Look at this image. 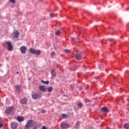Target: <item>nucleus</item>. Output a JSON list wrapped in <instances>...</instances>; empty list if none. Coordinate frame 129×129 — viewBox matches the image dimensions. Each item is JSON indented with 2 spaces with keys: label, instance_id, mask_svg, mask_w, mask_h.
<instances>
[{
  "label": "nucleus",
  "instance_id": "423d86ee",
  "mask_svg": "<svg viewBox=\"0 0 129 129\" xmlns=\"http://www.w3.org/2000/svg\"><path fill=\"white\" fill-rule=\"evenodd\" d=\"M6 112L8 114H10V113H12V112H13V107H10L7 108L6 109Z\"/></svg>",
  "mask_w": 129,
  "mask_h": 129
},
{
  "label": "nucleus",
  "instance_id": "a211bd4d",
  "mask_svg": "<svg viewBox=\"0 0 129 129\" xmlns=\"http://www.w3.org/2000/svg\"><path fill=\"white\" fill-rule=\"evenodd\" d=\"M78 106L79 108H82V107H83V104L82 103L80 102L78 104Z\"/></svg>",
  "mask_w": 129,
  "mask_h": 129
},
{
  "label": "nucleus",
  "instance_id": "6e6552de",
  "mask_svg": "<svg viewBox=\"0 0 129 129\" xmlns=\"http://www.w3.org/2000/svg\"><path fill=\"white\" fill-rule=\"evenodd\" d=\"M20 35V33L19 32V31H16L15 32H14L13 33V36L14 37V38H18L19 37V35Z\"/></svg>",
  "mask_w": 129,
  "mask_h": 129
},
{
  "label": "nucleus",
  "instance_id": "6ab92c4d",
  "mask_svg": "<svg viewBox=\"0 0 129 129\" xmlns=\"http://www.w3.org/2000/svg\"><path fill=\"white\" fill-rule=\"evenodd\" d=\"M61 117L62 118H68V115L65 114H61Z\"/></svg>",
  "mask_w": 129,
  "mask_h": 129
},
{
  "label": "nucleus",
  "instance_id": "aec40b11",
  "mask_svg": "<svg viewBox=\"0 0 129 129\" xmlns=\"http://www.w3.org/2000/svg\"><path fill=\"white\" fill-rule=\"evenodd\" d=\"M124 128H125V129H129V124L128 123L124 124Z\"/></svg>",
  "mask_w": 129,
  "mask_h": 129
},
{
  "label": "nucleus",
  "instance_id": "7ed1b4c3",
  "mask_svg": "<svg viewBox=\"0 0 129 129\" xmlns=\"http://www.w3.org/2000/svg\"><path fill=\"white\" fill-rule=\"evenodd\" d=\"M60 127L63 129L69 128V127H70V125L68 124L62 123L60 124Z\"/></svg>",
  "mask_w": 129,
  "mask_h": 129
},
{
  "label": "nucleus",
  "instance_id": "c85d7f7f",
  "mask_svg": "<svg viewBox=\"0 0 129 129\" xmlns=\"http://www.w3.org/2000/svg\"><path fill=\"white\" fill-rule=\"evenodd\" d=\"M51 56H54V55H55V52H52L51 53Z\"/></svg>",
  "mask_w": 129,
  "mask_h": 129
},
{
  "label": "nucleus",
  "instance_id": "dca6fc26",
  "mask_svg": "<svg viewBox=\"0 0 129 129\" xmlns=\"http://www.w3.org/2000/svg\"><path fill=\"white\" fill-rule=\"evenodd\" d=\"M46 90H47V91L48 92H51L53 90V87H48L46 89Z\"/></svg>",
  "mask_w": 129,
  "mask_h": 129
},
{
  "label": "nucleus",
  "instance_id": "4c0bfd02",
  "mask_svg": "<svg viewBox=\"0 0 129 129\" xmlns=\"http://www.w3.org/2000/svg\"><path fill=\"white\" fill-rule=\"evenodd\" d=\"M0 19H1V17H0Z\"/></svg>",
  "mask_w": 129,
  "mask_h": 129
},
{
  "label": "nucleus",
  "instance_id": "412c9836",
  "mask_svg": "<svg viewBox=\"0 0 129 129\" xmlns=\"http://www.w3.org/2000/svg\"><path fill=\"white\" fill-rule=\"evenodd\" d=\"M41 81L42 83H43L44 84H49V81H45L41 80Z\"/></svg>",
  "mask_w": 129,
  "mask_h": 129
},
{
  "label": "nucleus",
  "instance_id": "4468645a",
  "mask_svg": "<svg viewBox=\"0 0 129 129\" xmlns=\"http://www.w3.org/2000/svg\"><path fill=\"white\" fill-rule=\"evenodd\" d=\"M108 111V109L106 107H103L102 108V111H103L104 112H107Z\"/></svg>",
  "mask_w": 129,
  "mask_h": 129
},
{
  "label": "nucleus",
  "instance_id": "cd10ccee",
  "mask_svg": "<svg viewBox=\"0 0 129 129\" xmlns=\"http://www.w3.org/2000/svg\"><path fill=\"white\" fill-rule=\"evenodd\" d=\"M30 127H29L28 126L26 125L25 127V129H30Z\"/></svg>",
  "mask_w": 129,
  "mask_h": 129
},
{
  "label": "nucleus",
  "instance_id": "9b49d317",
  "mask_svg": "<svg viewBox=\"0 0 129 129\" xmlns=\"http://www.w3.org/2000/svg\"><path fill=\"white\" fill-rule=\"evenodd\" d=\"M32 97L33 99H37V98H39V94H33L32 95Z\"/></svg>",
  "mask_w": 129,
  "mask_h": 129
},
{
  "label": "nucleus",
  "instance_id": "393cba45",
  "mask_svg": "<svg viewBox=\"0 0 129 129\" xmlns=\"http://www.w3.org/2000/svg\"><path fill=\"white\" fill-rule=\"evenodd\" d=\"M10 2H11V3H12V4H15L16 3L15 0H10Z\"/></svg>",
  "mask_w": 129,
  "mask_h": 129
},
{
  "label": "nucleus",
  "instance_id": "ddd939ff",
  "mask_svg": "<svg viewBox=\"0 0 129 129\" xmlns=\"http://www.w3.org/2000/svg\"><path fill=\"white\" fill-rule=\"evenodd\" d=\"M35 50L36 49L31 48L29 49V52L30 53V54H35Z\"/></svg>",
  "mask_w": 129,
  "mask_h": 129
},
{
  "label": "nucleus",
  "instance_id": "2f4dec72",
  "mask_svg": "<svg viewBox=\"0 0 129 129\" xmlns=\"http://www.w3.org/2000/svg\"><path fill=\"white\" fill-rule=\"evenodd\" d=\"M95 79L98 80H99V77H95Z\"/></svg>",
  "mask_w": 129,
  "mask_h": 129
},
{
  "label": "nucleus",
  "instance_id": "f704fd0d",
  "mask_svg": "<svg viewBox=\"0 0 129 129\" xmlns=\"http://www.w3.org/2000/svg\"><path fill=\"white\" fill-rule=\"evenodd\" d=\"M17 74H19V72H16Z\"/></svg>",
  "mask_w": 129,
  "mask_h": 129
},
{
  "label": "nucleus",
  "instance_id": "2eb2a0df",
  "mask_svg": "<svg viewBox=\"0 0 129 129\" xmlns=\"http://www.w3.org/2000/svg\"><path fill=\"white\" fill-rule=\"evenodd\" d=\"M41 51L40 50H35L34 54H36V55H40V54H41Z\"/></svg>",
  "mask_w": 129,
  "mask_h": 129
},
{
  "label": "nucleus",
  "instance_id": "f257e3e1",
  "mask_svg": "<svg viewBox=\"0 0 129 129\" xmlns=\"http://www.w3.org/2000/svg\"><path fill=\"white\" fill-rule=\"evenodd\" d=\"M34 124H35V122H34V120L30 119L28 120L26 125L29 127H32Z\"/></svg>",
  "mask_w": 129,
  "mask_h": 129
},
{
  "label": "nucleus",
  "instance_id": "473e14b6",
  "mask_svg": "<svg viewBox=\"0 0 129 129\" xmlns=\"http://www.w3.org/2000/svg\"><path fill=\"white\" fill-rule=\"evenodd\" d=\"M111 40H112V39H111V38L108 39V40H109V41H111Z\"/></svg>",
  "mask_w": 129,
  "mask_h": 129
},
{
  "label": "nucleus",
  "instance_id": "1a4fd4ad",
  "mask_svg": "<svg viewBox=\"0 0 129 129\" xmlns=\"http://www.w3.org/2000/svg\"><path fill=\"white\" fill-rule=\"evenodd\" d=\"M27 102H28V99L26 98L22 99L20 101V103H22V104H26Z\"/></svg>",
  "mask_w": 129,
  "mask_h": 129
},
{
  "label": "nucleus",
  "instance_id": "bb28decb",
  "mask_svg": "<svg viewBox=\"0 0 129 129\" xmlns=\"http://www.w3.org/2000/svg\"><path fill=\"white\" fill-rule=\"evenodd\" d=\"M50 17L51 18H53V17H54V14H53V13L50 14Z\"/></svg>",
  "mask_w": 129,
  "mask_h": 129
},
{
  "label": "nucleus",
  "instance_id": "4be33fe9",
  "mask_svg": "<svg viewBox=\"0 0 129 129\" xmlns=\"http://www.w3.org/2000/svg\"><path fill=\"white\" fill-rule=\"evenodd\" d=\"M65 53H67V54H69V53L71 52V50H69V49H66L64 50Z\"/></svg>",
  "mask_w": 129,
  "mask_h": 129
},
{
  "label": "nucleus",
  "instance_id": "0eeeda50",
  "mask_svg": "<svg viewBox=\"0 0 129 129\" xmlns=\"http://www.w3.org/2000/svg\"><path fill=\"white\" fill-rule=\"evenodd\" d=\"M39 88L40 90L43 92H46V91H47V89H46V87H45L44 86H39Z\"/></svg>",
  "mask_w": 129,
  "mask_h": 129
},
{
  "label": "nucleus",
  "instance_id": "5701e85b",
  "mask_svg": "<svg viewBox=\"0 0 129 129\" xmlns=\"http://www.w3.org/2000/svg\"><path fill=\"white\" fill-rule=\"evenodd\" d=\"M15 88L17 89V90H18V91H19V90H20V89L21 88V86H15Z\"/></svg>",
  "mask_w": 129,
  "mask_h": 129
},
{
  "label": "nucleus",
  "instance_id": "c756f323",
  "mask_svg": "<svg viewBox=\"0 0 129 129\" xmlns=\"http://www.w3.org/2000/svg\"><path fill=\"white\" fill-rule=\"evenodd\" d=\"M4 124L3 123H0V127H3Z\"/></svg>",
  "mask_w": 129,
  "mask_h": 129
},
{
  "label": "nucleus",
  "instance_id": "a878e982",
  "mask_svg": "<svg viewBox=\"0 0 129 129\" xmlns=\"http://www.w3.org/2000/svg\"><path fill=\"white\" fill-rule=\"evenodd\" d=\"M79 124H80V121H77L76 122V125H77V126H78V125H79Z\"/></svg>",
  "mask_w": 129,
  "mask_h": 129
},
{
  "label": "nucleus",
  "instance_id": "f8f14e48",
  "mask_svg": "<svg viewBox=\"0 0 129 129\" xmlns=\"http://www.w3.org/2000/svg\"><path fill=\"white\" fill-rule=\"evenodd\" d=\"M24 117L22 116H18L17 117V120L19 121V122H21V121H24Z\"/></svg>",
  "mask_w": 129,
  "mask_h": 129
},
{
  "label": "nucleus",
  "instance_id": "72a5a7b5",
  "mask_svg": "<svg viewBox=\"0 0 129 129\" xmlns=\"http://www.w3.org/2000/svg\"><path fill=\"white\" fill-rule=\"evenodd\" d=\"M81 89H82V87H80V91H81Z\"/></svg>",
  "mask_w": 129,
  "mask_h": 129
},
{
  "label": "nucleus",
  "instance_id": "b1692460",
  "mask_svg": "<svg viewBox=\"0 0 129 129\" xmlns=\"http://www.w3.org/2000/svg\"><path fill=\"white\" fill-rule=\"evenodd\" d=\"M61 32L59 30H57L56 32H55V35L58 36V35H60V33Z\"/></svg>",
  "mask_w": 129,
  "mask_h": 129
},
{
  "label": "nucleus",
  "instance_id": "7c9ffc66",
  "mask_svg": "<svg viewBox=\"0 0 129 129\" xmlns=\"http://www.w3.org/2000/svg\"><path fill=\"white\" fill-rule=\"evenodd\" d=\"M42 129H47V127H46V126H43Z\"/></svg>",
  "mask_w": 129,
  "mask_h": 129
},
{
  "label": "nucleus",
  "instance_id": "c9c22d12",
  "mask_svg": "<svg viewBox=\"0 0 129 129\" xmlns=\"http://www.w3.org/2000/svg\"><path fill=\"white\" fill-rule=\"evenodd\" d=\"M88 101L89 102H90V101H91V100H88Z\"/></svg>",
  "mask_w": 129,
  "mask_h": 129
},
{
  "label": "nucleus",
  "instance_id": "39448f33",
  "mask_svg": "<svg viewBox=\"0 0 129 129\" xmlns=\"http://www.w3.org/2000/svg\"><path fill=\"white\" fill-rule=\"evenodd\" d=\"M11 128L16 129L18 127V123L12 122L11 125Z\"/></svg>",
  "mask_w": 129,
  "mask_h": 129
},
{
  "label": "nucleus",
  "instance_id": "9d476101",
  "mask_svg": "<svg viewBox=\"0 0 129 129\" xmlns=\"http://www.w3.org/2000/svg\"><path fill=\"white\" fill-rule=\"evenodd\" d=\"M82 57V56L80 53H77L75 55V58L76 59V60H80Z\"/></svg>",
  "mask_w": 129,
  "mask_h": 129
},
{
  "label": "nucleus",
  "instance_id": "e433bc0d",
  "mask_svg": "<svg viewBox=\"0 0 129 129\" xmlns=\"http://www.w3.org/2000/svg\"><path fill=\"white\" fill-rule=\"evenodd\" d=\"M80 33H81V31H80Z\"/></svg>",
  "mask_w": 129,
  "mask_h": 129
},
{
  "label": "nucleus",
  "instance_id": "f03ea898",
  "mask_svg": "<svg viewBox=\"0 0 129 129\" xmlns=\"http://www.w3.org/2000/svg\"><path fill=\"white\" fill-rule=\"evenodd\" d=\"M20 50L22 54H26L27 52V46H22L20 48Z\"/></svg>",
  "mask_w": 129,
  "mask_h": 129
},
{
  "label": "nucleus",
  "instance_id": "f3484780",
  "mask_svg": "<svg viewBox=\"0 0 129 129\" xmlns=\"http://www.w3.org/2000/svg\"><path fill=\"white\" fill-rule=\"evenodd\" d=\"M51 73L52 76H56V72H55V70H52L51 72Z\"/></svg>",
  "mask_w": 129,
  "mask_h": 129
},
{
  "label": "nucleus",
  "instance_id": "20e7f679",
  "mask_svg": "<svg viewBox=\"0 0 129 129\" xmlns=\"http://www.w3.org/2000/svg\"><path fill=\"white\" fill-rule=\"evenodd\" d=\"M6 44L8 45L9 50L13 51V45H12V42H11L10 41H7Z\"/></svg>",
  "mask_w": 129,
  "mask_h": 129
}]
</instances>
